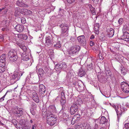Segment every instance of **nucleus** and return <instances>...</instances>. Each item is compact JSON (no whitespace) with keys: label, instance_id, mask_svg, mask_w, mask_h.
<instances>
[{"label":"nucleus","instance_id":"nucleus-1","mask_svg":"<svg viewBox=\"0 0 129 129\" xmlns=\"http://www.w3.org/2000/svg\"><path fill=\"white\" fill-rule=\"evenodd\" d=\"M56 117L52 113L48 112L47 115V123L51 126L53 125L57 122Z\"/></svg>","mask_w":129,"mask_h":129},{"label":"nucleus","instance_id":"nucleus-2","mask_svg":"<svg viewBox=\"0 0 129 129\" xmlns=\"http://www.w3.org/2000/svg\"><path fill=\"white\" fill-rule=\"evenodd\" d=\"M23 73V72L19 71H15L11 77V82H13V83H16L17 81L20 79L21 76L22 75Z\"/></svg>","mask_w":129,"mask_h":129},{"label":"nucleus","instance_id":"nucleus-3","mask_svg":"<svg viewBox=\"0 0 129 129\" xmlns=\"http://www.w3.org/2000/svg\"><path fill=\"white\" fill-rule=\"evenodd\" d=\"M55 69L57 71H60L61 70L66 71L68 70L67 65L64 62L56 64L55 66Z\"/></svg>","mask_w":129,"mask_h":129},{"label":"nucleus","instance_id":"nucleus-4","mask_svg":"<svg viewBox=\"0 0 129 129\" xmlns=\"http://www.w3.org/2000/svg\"><path fill=\"white\" fill-rule=\"evenodd\" d=\"M60 27L61 28L60 35L62 36L65 34L66 36H68V31L67 32V31L68 29V26L65 24L64 23H62L60 25Z\"/></svg>","mask_w":129,"mask_h":129},{"label":"nucleus","instance_id":"nucleus-5","mask_svg":"<svg viewBox=\"0 0 129 129\" xmlns=\"http://www.w3.org/2000/svg\"><path fill=\"white\" fill-rule=\"evenodd\" d=\"M121 88L122 91L126 93L129 92V84L125 82H123L121 83Z\"/></svg>","mask_w":129,"mask_h":129},{"label":"nucleus","instance_id":"nucleus-6","mask_svg":"<svg viewBox=\"0 0 129 129\" xmlns=\"http://www.w3.org/2000/svg\"><path fill=\"white\" fill-rule=\"evenodd\" d=\"M14 114L19 117L22 116L23 114V110L18 106H16L15 108Z\"/></svg>","mask_w":129,"mask_h":129},{"label":"nucleus","instance_id":"nucleus-7","mask_svg":"<svg viewBox=\"0 0 129 129\" xmlns=\"http://www.w3.org/2000/svg\"><path fill=\"white\" fill-rule=\"evenodd\" d=\"M77 39L80 43L83 46L85 45L86 44V40L85 36L84 35H81L78 37Z\"/></svg>","mask_w":129,"mask_h":129},{"label":"nucleus","instance_id":"nucleus-8","mask_svg":"<svg viewBox=\"0 0 129 129\" xmlns=\"http://www.w3.org/2000/svg\"><path fill=\"white\" fill-rule=\"evenodd\" d=\"M78 110L77 105L75 104H73L70 108V113L72 115H73Z\"/></svg>","mask_w":129,"mask_h":129},{"label":"nucleus","instance_id":"nucleus-9","mask_svg":"<svg viewBox=\"0 0 129 129\" xmlns=\"http://www.w3.org/2000/svg\"><path fill=\"white\" fill-rule=\"evenodd\" d=\"M51 40L50 37L49 36H46L45 38V45L47 47H50L52 44Z\"/></svg>","mask_w":129,"mask_h":129},{"label":"nucleus","instance_id":"nucleus-10","mask_svg":"<svg viewBox=\"0 0 129 129\" xmlns=\"http://www.w3.org/2000/svg\"><path fill=\"white\" fill-rule=\"evenodd\" d=\"M120 106L118 105H117V108L115 110L116 112L118 117H119L120 116V115L122 114L123 112L124 111V110L123 108H122L120 107L119 108Z\"/></svg>","mask_w":129,"mask_h":129},{"label":"nucleus","instance_id":"nucleus-11","mask_svg":"<svg viewBox=\"0 0 129 129\" xmlns=\"http://www.w3.org/2000/svg\"><path fill=\"white\" fill-rule=\"evenodd\" d=\"M54 39H55L56 41L57 40V41L56 42V44H54V47L56 49H59L60 50H61L62 49L61 48V44L60 41H58V38H54Z\"/></svg>","mask_w":129,"mask_h":129},{"label":"nucleus","instance_id":"nucleus-12","mask_svg":"<svg viewBox=\"0 0 129 129\" xmlns=\"http://www.w3.org/2000/svg\"><path fill=\"white\" fill-rule=\"evenodd\" d=\"M121 39L126 41H129V33L127 32H124L123 35L121 37Z\"/></svg>","mask_w":129,"mask_h":129},{"label":"nucleus","instance_id":"nucleus-13","mask_svg":"<svg viewBox=\"0 0 129 129\" xmlns=\"http://www.w3.org/2000/svg\"><path fill=\"white\" fill-rule=\"evenodd\" d=\"M106 31L107 35L109 37H112L114 35V31L112 28H110L108 29Z\"/></svg>","mask_w":129,"mask_h":129},{"label":"nucleus","instance_id":"nucleus-14","mask_svg":"<svg viewBox=\"0 0 129 129\" xmlns=\"http://www.w3.org/2000/svg\"><path fill=\"white\" fill-rule=\"evenodd\" d=\"M16 30L19 32H22L24 29V27L23 25L17 24L15 27Z\"/></svg>","mask_w":129,"mask_h":129},{"label":"nucleus","instance_id":"nucleus-15","mask_svg":"<svg viewBox=\"0 0 129 129\" xmlns=\"http://www.w3.org/2000/svg\"><path fill=\"white\" fill-rule=\"evenodd\" d=\"M32 98L34 101L37 103H39V99L37 94L35 92H33L32 94Z\"/></svg>","mask_w":129,"mask_h":129},{"label":"nucleus","instance_id":"nucleus-16","mask_svg":"<svg viewBox=\"0 0 129 129\" xmlns=\"http://www.w3.org/2000/svg\"><path fill=\"white\" fill-rule=\"evenodd\" d=\"M21 13L24 15H28L32 14V12L30 10L25 9H23L21 10Z\"/></svg>","mask_w":129,"mask_h":129},{"label":"nucleus","instance_id":"nucleus-17","mask_svg":"<svg viewBox=\"0 0 129 129\" xmlns=\"http://www.w3.org/2000/svg\"><path fill=\"white\" fill-rule=\"evenodd\" d=\"M46 89L45 86L43 84H41L39 85V92L41 94V95H42V94L44 93Z\"/></svg>","mask_w":129,"mask_h":129},{"label":"nucleus","instance_id":"nucleus-18","mask_svg":"<svg viewBox=\"0 0 129 129\" xmlns=\"http://www.w3.org/2000/svg\"><path fill=\"white\" fill-rule=\"evenodd\" d=\"M86 124H81L80 125H78L76 126V128H79L80 129H90V127L88 126H86Z\"/></svg>","mask_w":129,"mask_h":129},{"label":"nucleus","instance_id":"nucleus-19","mask_svg":"<svg viewBox=\"0 0 129 129\" xmlns=\"http://www.w3.org/2000/svg\"><path fill=\"white\" fill-rule=\"evenodd\" d=\"M68 53L70 56H74L77 54L75 50L73 47H72L70 48V49L69 50Z\"/></svg>","mask_w":129,"mask_h":129},{"label":"nucleus","instance_id":"nucleus-20","mask_svg":"<svg viewBox=\"0 0 129 129\" xmlns=\"http://www.w3.org/2000/svg\"><path fill=\"white\" fill-rule=\"evenodd\" d=\"M17 5L21 7H26L27 5L23 3L22 0H18L16 2Z\"/></svg>","mask_w":129,"mask_h":129},{"label":"nucleus","instance_id":"nucleus-21","mask_svg":"<svg viewBox=\"0 0 129 129\" xmlns=\"http://www.w3.org/2000/svg\"><path fill=\"white\" fill-rule=\"evenodd\" d=\"M82 82L81 81H78L77 82H73V84L75 87L77 88H79L81 86V84H82Z\"/></svg>","mask_w":129,"mask_h":129},{"label":"nucleus","instance_id":"nucleus-22","mask_svg":"<svg viewBox=\"0 0 129 129\" xmlns=\"http://www.w3.org/2000/svg\"><path fill=\"white\" fill-rule=\"evenodd\" d=\"M0 62V73H3L5 70V63H3V64Z\"/></svg>","mask_w":129,"mask_h":129},{"label":"nucleus","instance_id":"nucleus-23","mask_svg":"<svg viewBox=\"0 0 129 129\" xmlns=\"http://www.w3.org/2000/svg\"><path fill=\"white\" fill-rule=\"evenodd\" d=\"M17 54L16 51L13 50H10L8 52V55L9 58H10L14 55L16 54Z\"/></svg>","mask_w":129,"mask_h":129},{"label":"nucleus","instance_id":"nucleus-24","mask_svg":"<svg viewBox=\"0 0 129 129\" xmlns=\"http://www.w3.org/2000/svg\"><path fill=\"white\" fill-rule=\"evenodd\" d=\"M98 78L99 80L101 82H102L103 81H107L108 79L107 78L106 79L105 77L104 76L102 75V76L101 77V76L99 75L98 76Z\"/></svg>","mask_w":129,"mask_h":129},{"label":"nucleus","instance_id":"nucleus-25","mask_svg":"<svg viewBox=\"0 0 129 129\" xmlns=\"http://www.w3.org/2000/svg\"><path fill=\"white\" fill-rule=\"evenodd\" d=\"M18 37L20 39L26 40L27 39L28 37L25 34H19L18 35Z\"/></svg>","mask_w":129,"mask_h":129},{"label":"nucleus","instance_id":"nucleus-26","mask_svg":"<svg viewBox=\"0 0 129 129\" xmlns=\"http://www.w3.org/2000/svg\"><path fill=\"white\" fill-rule=\"evenodd\" d=\"M21 59L23 60L27 61L29 59L28 55L26 54H23L22 55Z\"/></svg>","mask_w":129,"mask_h":129},{"label":"nucleus","instance_id":"nucleus-27","mask_svg":"<svg viewBox=\"0 0 129 129\" xmlns=\"http://www.w3.org/2000/svg\"><path fill=\"white\" fill-rule=\"evenodd\" d=\"M85 74V72L84 70L82 68L79 70V72L78 73L80 77H82Z\"/></svg>","mask_w":129,"mask_h":129},{"label":"nucleus","instance_id":"nucleus-28","mask_svg":"<svg viewBox=\"0 0 129 129\" xmlns=\"http://www.w3.org/2000/svg\"><path fill=\"white\" fill-rule=\"evenodd\" d=\"M88 6L90 8V11L92 14L93 15H95L96 14V13L95 12V8L93 7L91 4H89Z\"/></svg>","mask_w":129,"mask_h":129},{"label":"nucleus","instance_id":"nucleus-29","mask_svg":"<svg viewBox=\"0 0 129 129\" xmlns=\"http://www.w3.org/2000/svg\"><path fill=\"white\" fill-rule=\"evenodd\" d=\"M18 57L17 54H16L14 55L10 58H9L10 61L11 62H13L16 61Z\"/></svg>","mask_w":129,"mask_h":129},{"label":"nucleus","instance_id":"nucleus-30","mask_svg":"<svg viewBox=\"0 0 129 129\" xmlns=\"http://www.w3.org/2000/svg\"><path fill=\"white\" fill-rule=\"evenodd\" d=\"M107 121L108 120L104 116H102L100 119V123L102 124H104L107 122Z\"/></svg>","mask_w":129,"mask_h":129},{"label":"nucleus","instance_id":"nucleus-31","mask_svg":"<svg viewBox=\"0 0 129 129\" xmlns=\"http://www.w3.org/2000/svg\"><path fill=\"white\" fill-rule=\"evenodd\" d=\"M5 55H2L0 57V62L1 64H3V63H5Z\"/></svg>","mask_w":129,"mask_h":129},{"label":"nucleus","instance_id":"nucleus-32","mask_svg":"<svg viewBox=\"0 0 129 129\" xmlns=\"http://www.w3.org/2000/svg\"><path fill=\"white\" fill-rule=\"evenodd\" d=\"M8 10L6 7H3L2 8L0 9V13L2 11V14H5L8 11Z\"/></svg>","mask_w":129,"mask_h":129},{"label":"nucleus","instance_id":"nucleus-33","mask_svg":"<svg viewBox=\"0 0 129 129\" xmlns=\"http://www.w3.org/2000/svg\"><path fill=\"white\" fill-rule=\"evenodd\" d=\"M105 74L107 77V79L110 78L112 75L111 72L109 70H106Z\"/></svg>","mask_w":129,"mask_h":129},{"label":"nucleus","instance_id":"nucleus-34","mask_svg":"<svg viewBox=\"0 0 129 129\" xmlns=\"http://www.w3.org/2000/svg\"><path fill=\"white\" fill-rule=\"evenodd\" d=\"M12 122H13V123L15 125V126L17 128H18L19 129H20V127L18 126V125H19V124L18 123L17 121L15 119L13 120L12 121Z\"/></svg>","mask_w":129,"mask_h":129},{"label":"nucleus","instance_id":"nucleus-35","mask_svg":"<svg viewBox=\"0 0 129 129\" xmlns=\"http://www.w3.org/2000/svg\"><path fill=\"white\" fill-rule=\"evenodd\" d=\"M19 46L24 51H25L26 50L27 48L25 46L20 44H19Z\"/></svg>","mask_w":129,"mask_h":129},{"label":"nucleus","instance_id":"nucleus-36","mask_svg":"<svg viewBox=\"0 0 129 129\" xmlns=\"http://www.w3.org/2000/svg\"><path fill=\"white\" fill-rule=\"evenodd\" d=\"M73 48L77 53H78L80 49V47L78 45L75 46L74 47H73Z\"/></svg>","mask_w":129,"mask_h":129},{"label":"nucleus","instance_id":"nucleus-37","mask_svg":"<svg viewBox=\"0 0 129 129\" xmlns=\"http://www.w3.org/2000/svg\"><path fill=\"white\" fill-rule=\"evenodd\" d=\"M38 72L40 76H42L43 75L44 72L42 68H40L38 70Z\"/></svg>","mask_w":129,"mask_h":129},{"label":"nucleus","instance_id":"nucleus-38","mask_svg":"<svg viewBox=\"0 0 129 129\" xmlns=\"http://www.w3.org/2000/svg\"><path fill=\"white\" fill-rule=\"evenodd\" d=\"M123 28L126 30L129 31V23H126L123 26Z\"/></svg>","mask_w":129,"mask_h":129},{"label":"nucleus","instance_id":"nucleus-39","mask_svg":"<svg viewBox=\"0 0 129 129\" xmlns=\"http://www.w3.org/2000/svg\"><path fill=\"white\" fill-rule=\"evenodd\" d=\"M31 125L29 124H24L23 127L25 129H29L31 127Z\"/></svg>","mask_w":129,"mask_h":129},{"label":"nucleus","instance_id":"nucleus-40","mask_svg":"<svg viewBox=\"0 0 129 129\" xmlns=\"http://www.w3.org/2000/svg\"><path fill=\"white\" fill-rule=\"evenodd\" d=\"M55 107L53 105H50L49 107V109L50 111H49L51 112V111H52L54 110H55Z\"/></svg>","mask_w":129,"mask_h":129},{"label":"nucleus","instance_id":"nucleus-41","mask_svg":"<svg viewBox=\"0 0 129 129\" xmlns=\"http://www.w3.org/2000/svg\"><path fill=\"white\" fill-rule=\"evenodd\" d=\"M80 117V114H77L75 115L74 117V118H75V119L77 120V122H78L79 120Z\"/></svg>","mask_w":129,"mask_h":129},{"label":"nucleus","instance_id":"nucleus-42","mask_svg":"<svg viewBox=\"0 0 129 129\" xmlns=\"http://www.w3.org/2000/svg\"><path fill=\"white\" fill-rule=\"evenodd\" d=\"M8 92H10V91H7L6 93L2 97H1L0 98V102H2L4 100V98L6 96V95L8 93Z\"/></svg>","mask_w":129,"mask_h":129},{"label":"nucleus","instance_id":"nucleus-43","mask_svg":"<svg viewBox=\"0 0 129 129\" xmlns=\"http://www.w3.org/2000/svg\"><path fill=\"white\" fill-rule=\"evenodd\" d=\"M66 102V101L65 100V98L62 99H61L60 100L61 104L62 106L63 105L65 104Z\"/></svg>","mask_w":129,"mask_h":129},{"label":"nucleus","instance_id":"nucleus-44","mask_svg":"<svg viewBox=\"0 0 129 129\" xmlns=\"http://www.w3.org/2000/svg\"><path fill=\"white\" fill-rule=\"evenodd\" d=\"M124 22V21L123 18H119L118 20V23L119 25H121Z\"/></svg>","mask_w":129,"mask_h":129},{"label":"nucleus","instance_id":"nucleus-45","mask_svg":"<svg viewBox=\"0 0 129 129\" xmlns=\"http://www.w3.org/2000/svg\"><path fill=\"white\" fill-rule=\"evenodd\" d=\"M92 68V64L91 63L90 64L88 65L87 69L88 70H90Z\"/></svg>","mask_w":129,"mask_h":129},{"label":"nucleus","instance_id":"nucleus-46","mask_svg":"<svg viewBox=\"0 0 129 129\" xmlns=\"http://www.w3.org/2000/svg\"><path fill=\"white\" fill-rule=\"evenodd\" d=\"M77 122V120L75 119V118H74V117H73L72 118V120H71V123L72 124H74L75 123Z\"/></svg>","mask_w":129,"mask_h":129},{"label":"nucleus","instance_id":"nucleus-47","mask_svg":"<svg viewBox=\"0 0 129 129\" xmlns=\"http://www.w3.org/2000/svg\"><path fill=\"white\" fill-rule=\"evenodd\" d=\"M21 23L22 24H25L26 22V19L22 17L21 18Z\"/></svg>","mask_w":129,"mask_h":129},{"label":"nucleus","instance_id":"nucleus-48","mask_svg":"<svg viewBox=\"0 0 129 129\" xmlns=\"http://www.w3.org/2000/svg\"><path fill=\"white\" fill-rule=\"evenodd\" d=\"M99 24L98 23H96L94 25V29H99Z\"/></svg>","mask_w":129,"mask_h":129},{"label":"nucleus","instance_id":"nucleus-49","mask_svg":"<svg viewBox=\"0 0 129 129\" xmlns=\"http://www.w3.org/2000/svg\"><path fill=\"white\" fill-rule=\"evenodd\" d=\"M121 73L123 74V75H125L126 73V72L124 70V69L122 68L121 70Z\"/></svg>","mask_w":129,"mask_h":129},{"label":"nucleus","instance_id":"nucleus-50","mask_svg":"<svg viewBox=\"0 0 129 129\" xmlns=\"http://www.w3.org/2000/svg\"><path fill=\"white\" fill-rule=\"evenodd\" d=\"M30 113L33 115H35V112L34 109L33 108L30 109Z\"/></svg>","mask_w":129,"mask_h":129},{"label":"nucleus","instance_id":"nucleus-51","mask_svg":"<svg viewBox=\"0 0 129 129\" xmlns=\"http://www.w3.org/2000/svg\"><path fill=\"white\" fill-rule=\"evenodd\" d=\"M65 98L64 94L63 91L61 92V99H63Z\"/></svg>","mask_w":129,"mask_h":129},{"label":"nucleus","instance_id":"nucleus-52","mask_svg":"<svg viewBox=\"0 0 129 129\" xmlns=\"http://www.w3.org/2000/svg\"><path fill=\"white\" fill-rule=\"evenodd\" d=\"M61 116V117H62L64 119L66 118V117H67L66 113H63Z\"/></svg>","mask_w":129,"mask_h":129},{"label":"nucleus","instance_id":"nucleus-53","mask_svg":"<svg viewBox=\"0 0 129 129\" xmlns=\"http://www.w3.org/2000/svg\"><path fill=\"white\" fill-rule=\"evenodd\" d=\"M125 126L126 129H129V123L125 124Z\"/></svg>","mask_w":129,"mask_h":129},{"label":"nucleus","instance_id":"nucleus-54","mask_svg":"<svg viewBox=\"0 0 129 129\" xmlns=\"http://www.w3.org/2000/svg\"><path fill=\"white\" fill-rule=\"evenodd\" d=\"M20 12H19L18 10H16L15 11V15L17 16L19 14H20Z\"/></svg>","mask_w":129,"mask_h":129},{"label":"nucleus","instance_id":"nucleus-55","mask_svg":"<svg viewBox=\"0 0 129 129\" xmlns=\"http://www.w3.org/2000/svg\"><path fill=\"white\" fill-rule=\"evenodd\" d=\"M110 105L112 107H113L115 109V110H116V109L117 108V107H116V106L114 105V104H111V103L110 104Z\"/></svg>","mask_w":129,"mask_h":129},{"label":"nucleus","instance_id":"nucleus-56","mask_svg":"<svg viewBox=\"0 0 129 129\" xmlns=\"http://www.w3.org/2000/svg\"><path fill=\"white\" fill-rule=\"evenodd\" d=\"M75 0H67L68 2L69 3H72L75 1Z\"/></svg>","mask_w":129,"mask_h":129},{"label":"nucleus","instance_id":"nucleus-57","mask_svg":"<svg viewBox=\"0 0 129 129\" xmlns=\"http://www.w3.org/2000/svg\"><path fill=\"white\" fill-rule=\"evenodd\" d=\"M90 44L91 46H93L94 44V43L91 41H90Z\"/></svg>","mask_w":129,"mask_h":129},{"label":"nucleus","instance_id":"nucleus-58","mask_svg":"<svg viewBox=\"0 0 129 129\" xmlns=\"http://www.w3.org/2000/svg\"><path fill=\"white\" fill-rule=\"evenodd\" d=\"M44 70L47 73L49 72L50 71V69L46 67L45 68Z\"/></svg>","mask_w":129,"mask_h":129},{"label":"nucleus","instance_id":"nucleus-59","mask_svg":"<svg viewBox=\"0 0 129 129\" xmlns=\"http://www.w3.org/2000/svg\"><path fill=\"white\" fill-rule=\"evenodd\" d=\"M7 21L6 20H4L2 21V23L3 24L5 25L7 24Z\"/></svg>","mask_w":129,"mask_h":129},{"label":"nucleus","instance_id":"nucleus-60","mask_svg":"<svg viewBox=\"0 0 129 129\" xmlns=\"http://www.w3.org/2000/svg\"><path fill=\"white\" fill-rule=\"evenodd\" d=\"M2 30L3 31H6L7 30V28L6 27H3Z\"/></svg>","mask_w":129,"mask_h":129},{"label":"nucleus","instance_id":"nucleus-61","mask_svg":"<svg viewBox=\"0 0 129 129\" xmlns=\"http://www.w3.org/2000/svg\"><path fill=\"white\" fill-rule=\"evenodd\" d=\"M96 34H99V29H94Z\"/></svg>","mask_w":129,"mask_h":129},{"label":"nucleus","instance_id":"nucleus-62","mask_svg":"<svg viewBox=\"0 0 129 129\" xmlns=\"http://www.w3.org/2000/svg\"><path fill=\"white\" fill-rule=\"evenodd\" d=\"M94 38V36L93 35H92L90 37V38L91 39H93Z\"/></svg>","mask_w":129,"mask_h":129},{"label":"nucleus","instance_id":"nucleus-63","mask_svg":"<svg viewBox=\"0 0 129 129\" xmlns=\"http://www.w3.org/2000/svg\"><path fill=\"white\" fill-rule=\"evenodd\" d=\"M36 127V125L34 124L32 126L31 129H35V128Z\"/></svg>","mask_w":129,"mask_h":129},{"label":"nucleus","instance_id":"nucleus-64","mask_svg":"<svg viewBox=\"0 0 129 129\" xmlns=\"http://www.w3.org/2000/svg\"><path fill=\"white\" fill-rule=\"evenodd\" d=\"M21 18H18V22H19V23L21 22Z\"/></svg>","mask_w":129,"mask_h":129}]
</instances>
